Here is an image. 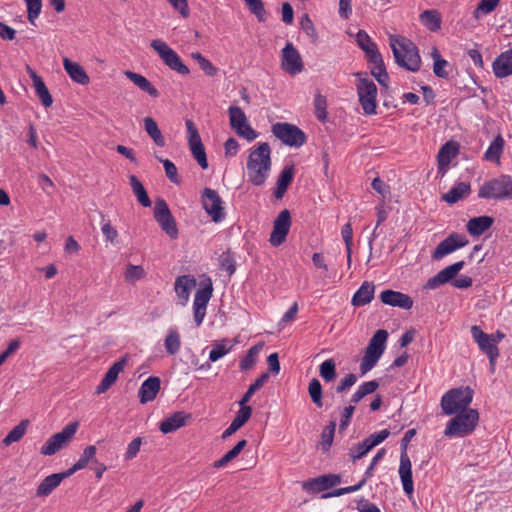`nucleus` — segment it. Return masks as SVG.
<instances>
[{
  "mask_svg": "<svg viewBox=\"0 0 512 512\" xmlns=\"http://www.w3.org/2000/svg\"><path fill=\"white\" fill-rule=\"evenodd\" d=\"M101 232L105 242L115 244L119 236L118 231L114 228L110 221H103L101 224Z\"/></svg>",
  "mask_w": 512,
  "mask_h": 512,
  "instance_id": "nucleus-63",
  "label": "nucleus"
},
{
  "mask_svg": "<svg viewBox=\"0 0 512 512\" xmlns=\"http://www.w3.org/2000/svg\"><path fill=\"white\" fill-rule=\"evenodd\" d=\"M492 70L497 78L512 75V48L500 53L492 63Z\"/></svg>",
  "mask_w": 512,
  "mask_h": 512,
  "instance_id": "nucleus-26",
  "label": "nucleus"
},
{
  "mask_svg": "<svg viewBox=\"0 0 512 512\" xmlns=\"http://www.w3.org/2000/svg\"><path fill=\"white\" fill-rule=\"evenodd\" d=\"M494 219L491 216H478L471 218L467 224V232L473 237H479L492 227Z\"/></svg>",
  "mask_w": 512,
  "mask_h": 512,
  "instance_id": "nucleus-29",
  "label": "nucleus"
},
{
  "mask_svg": "<svg viewBox=\"0 0 512 512\" xmlns=\"http://www.w3.org/2000/svg\"><path fill=\"white\" fill-rule=\"evenodd\" d=\"M150 46L158 54L163 63L180 75H188L189 68L184 64L180 56L162 39H154Z\"/></svg>",
  "mask_w": 512,
  "mask_h": 512,
  "instance_id": "nucleus-8",
  "label": "nucleus"
},
{
  "mask_svg": "<svg viewBox=\"0 0 512 512\" xmlns=\"http://www.w3.org/2000/svg\"><path fill=\"white\" fill-rule=\"evenodd\" d=\"M129 181H130L131 189H132L134 195L136 196L138 202L143 207H150L151 200H150L143 184L141 183V181L135 175H130Z\"/></svg>",
  "mask_w": 512,
  "mask_h": 512,
  "instance_id": "nucleus-43",
  "label": "nucleus"
},
{
  "mask_svg": "<svg viewBox=\"0 0 512 512\" xmlns=\"http://www.w3.org/2000/svg\"><path fill=\"white\" fill-rule=\"evenodd\" d=\"M300 28L313 42L317 41L318 33L308 14L301 17Z\"/></svg>",
  "mask_w": 512,
  "mask_h": 512,
  "instance_id": "nucleus-59",
  "label": "nucleus"
},
{
  "mask_svg": "<svg viewBox=\"0 0 512 512\" xmlns=\"http://www.w3.org/2000/svg\"><path fill=\"white\" fill-rule=\"evenodd\" d=\"M478 422L479 413L476 409L460 411L447 422L444 435L449 438L468 436L474 432Z\"/></svg>",
  "mask_w": 512,
  "mask_h": 512,
  "instance_id": "nucleus-3",
  "label": "nucleus"
},
{
  "mask_svg": "<svg viewBox=\"0 0 512 512\" xmlns=\"http://www.w3.org/2000/svg\"><path fill=\"white\" fill-rule=\"evenodd\" d=\"M235 344V341L227 338L215 341L209 353V361L216 362L220 360L233 349Z\"/></svg>",
  "mask_w": 512,
  "mask_h": 512,
  "instance_id": "nucleus-34",
  "label": "nucleus"
},
{
  "mask_svg": "<svg viewBox=\"0 0 512 512\" xmlns=\"http://www.w3.org/2000/svg\"><path fill=\"white\" fill-rule=\"evenodd\" d=\"M213 287L211 279H207V283L199 288L193 300V315L197 327L201 326L206 315L207 305L212 297Z\"/></svg>",
  "mask_w": 512,
  "mask_h": 512,
  "instance_id": "nucleus-13",
  "label": "nucleus"
},
{
  "mask_svg": "<svg viewBox=\"0 0 512 512\" xmlns=\"http://www.w3.org/2000/svg\"><path fill=\"white\" fill-rule=\"evenodd\" d=\"M371 65V74L378 81L379 84L387 87L389 82V76L386 71L383 58L380 55L368 60Z\"/></svg>",
  "mask_w": 512,
  "mask_h": 512,
  "instance_id": "nucleus-37",
  "label": "nucleus"
},
{
  "mask_svg": "<svg viewBox=\"0 0 512 512\" xmlns=\"http://www.w3.org/2000/svg\"><path fill=\"white\" fill-rule=\"evenodd\" d=\"M389 44L395 62L400 67L411 72H418L420 70L421 57L418 48L410 39L401 35H390Z\"/></svg>",
  "mask_w": 512,
  "mask_h": 512,
  "instance_id": "nucleus-2",
  "label": "nucleus"
},
{
  "mask_svg": "<svg viewBox=\"0 0 512 512\" xmlns=\"http://www.w3.org/2000/svg\"><path fill=\"white\" fill-rule=\"evenodd\" d=\"M27 7V19L30 24L35 25L36 19L42 11V0H24Z\"/></svg>",
  "mask_w": 512,
  "mask_h": 512,
  "instance_id": "nucleus-57",
  "label": "nucleus"
},
{
  "mask_svg": "<svg viewBox=\"0 0 512 512\" xmlns=\"http://www.w3.org/2000/svg\"><path fill=\"white\" fill-rule=\"evenodd\" d=\"M500 0H480L476 9L473 12V16L476 20L482 19L484 16L492 13L499 5Z\"/></svg>",
  "mask_w": 512,
  "mask_h": 512,
  "instance_id": "nucleus-49",
  "label": "nucleus"
},
{
  "mask_svg": "<svg viewBox=\"0 0 512 512\" xmlns=\"http://www.w3.org/2000/svg\"><path fill=\"white\" fill-rule=\"evenodd\" d=\"M378 386H379V384L375 380H371V381L362 383L357 388L355 393L352 395L351 403L356 404L359 401H361L366 395L374 393L377 390Z\"/></svg>",
  "mask_w": 512,
  "mask_h": 512,
  "instance_id": "nucleus-48",
  "label": "nucleus"
},
{
  "mask_svg": "<svg viewBox=\"0 0 512 512\" xmlns=\"http://www.w3.org/2000/svg\"><path fill=\"white\" fill-rule=\"evenodd\" d=\"M187 418L188 416L184 412H176L164 419L160 423L159 429L164 434L174 432L185 425Z\"/></svg>",
  "mask_w": 512,
  "mask_h": 512,
  "instance_id": "nucleus-35",
  "label": "nucleus"
},
{
  "mask_svg": "<svg viewBox=\"0 0 512 512\" xmlns=\"http://www.w3.org/2000/svg\"><path fill=\"white\" fill-rule=\"evenodd\" d=\"M387 338L388 332L386 330H377L376 333L371 338L367 348L372 352L377 353L378 356H382L386 347Z\"/></svg>",
  "mask_w": 512,
  "mask_h": 512,
  "instance_id": "nucleus-45",
  "label": "nucleus"
},
{
  "mask_svg": "<svg viewBox=\"0 0 512 512\" xmlns=\"http://www.w3.org/2000/svg\"><path fill=\"white\" fill-rule=\"evenodd\" d=\"M29 76L32 79L33 87L35 89V93L39 100L41 101L42 105L45 108H49L53 103V98L46 87L44 81L40 76L36 74V72L32 69L28 70Z\"/></svg>",
  "mask_w": 512,
  "mask_h": 512,
  "instance_id": "nucleus-30",
  "label": "nucleus"
},
{
  "mask_svg": "<svg viewBox=\"0 0 512 512\" xmlns=\"http://www.w3.org/2000/svg\"><path fill=\"white\" fill-rule=\"evenodd\" d=\"M340 483L341 477L338 474H325L304 482L302 487L307 492L318 493Z\"/></svg>",
  "mask_w": 512,
  "mask_h": 512,
  "instance_id": "nucleus-21",
  "label": "nucleus"
},
{
  "mask_svg": "<svg viewBox=\"0 0 512 512\" xmlns=\"http://www.w3.org/2000/svg\"><path fill=\"white\" fill-rule=\"evenodd\" d=\"M63 67L68 76L77 84L88 85L90 78L84 68L77 62L65 57L63 59Z\"/></svg>",
  "mask_w": 512,
  "mask_h": 512,
  "instance_id": "nucleus-28",
  "label": "nucleus"
},
{
  "mask_svg": "<svg viewBox=\"0 0 512 512\" xmlns=\"http://www.w3.org/2000/svg\"><path fill=\"white\" fill-rule=\"evenodd\" d=\"M471 192V186L467 182H457L451 189L442 195V200L448 204H455L466 198Z\"/></svg>",
  "mask_w": 512,
  "mask_h": 512,
  "instance_id": "nucleus-31",
  "label": "nucleus"
},
{
  "mask_svg": "<svg viewBox=\"0 0 512 512\" xmlns=\"http://www.w3.org/2000/svg\"><path fill=\"white\" fill-rule=\"evenodd\" d=\"M188 146L192 156L202 169L208 168V160L200 134L194 122L190 119L185 121Z\"/></svg>",
  "mask_w": 512,
  "mask_h": 512,
  "instance_id": "nucleus-11",
  "label": "nucleus"
},
{
  "mask_svg": "<svg viewBox=\"0 0 512 512\" xmlns=\"http://www.w3.org/2000/svg\"><path fill=\"white\" fill-rule=\"evenodd\" d=\"M335 429L336 423L333 421L323 429L321 434V441L319 443V446L322 449V451L326 452L330 449L333 443Z\"/></svg>",
  "mask_w": 512,
  "mask_h": 512,
  "instance_id": "nucleus-55",
  "label": "nucleus"
},
{
  "mask_svg": "<svg viewBox=\"0 0 512 512\" xmlns=\"http://www.w3.org/2000/svg\"><path fill=\"white\" fill-rule=\"evenodd\" d=\"M271 131L277 139L290 147L299 148L307 141L305 133L290 123L277 122L272 125Z\"/></svg>",
  "mask_w": 512,
  "mask_h": 512,
  "instance_id": "nucleus-9",
  "label": "nucleus"
},
{
  "mask_svg": "<svg viewBox=\"0 0 512 512\" xmlns=\"http://www.w3.org/2000/svg\"><path fill=\"white\" fill-rule=\"evenodd\" d=\"M357 45L366 55L367 60L380 55L376 43L371 39L365 30H359L355 38Z\"/></svg>",
  "mask_w": 512,
  "mask_h": 512,
  "instance_id": "nucleus-32",
  "label": "nucleus"
},
{
  "mask_svg": "<svg viewBox=\"0 0 512 512\" xmlns=\"http://www.w3.org/2000/svg\"><path fill=\"white\" fill-rule=\"evenodd\" d=\"M471 335L474 341L478 344L479 349L487 355L488 359L493 360L494 358L499 357L500 352L492 336L483 332L477 325L471 327Z\"/></svg>",
  "mask_w": 512,
  "mask_h": 512,
  "instance_id": "nucleus-19",
  "label": "nucleus"
},
{
  "mask_svg": "<svg viewBox=\"0 0 512 512\" xmlns=\"http://www.w3.org/2000/svg\"><path fill=\"white\" fill-rule=\"evenodd\" d=\"M96 454H97L96 446L89 445L83 450V452H82L80 458L77 460V462L84 469L91 462L97 463Z\"/></svg>",
  "mask_w": 512,
  "mask_h": 512,
  "instance_id": "nucleus-62",
  "label": "nucleus"
},
{
  "mask_svg": "<svg viewBox=\"0 0 512 512\" xmlns=\"http://www.w3.org/2000/svg\"><path fill=\"white\" fill-rule=\"evenodd\" d=\"M308 393L311 397L312 402L319 408L323 406L322 401V386L318 379L313 378L309 382Z\"/></svg>",
  "mask_w": 512,
  "mask_h": 512,
  "instance_id": "nucleus-56",
  "label": "nucleus"
},
{
  "mask_svg": "<svg viewBox=\"0 0 512 512\" xmlns=\"http://www.w3.org/2000/svg\"><path fill=\"white\" fill-rule=\"evenodd\" d=\"M264 347V344L263 343H258L254 346H252L247 354L241 359L240 361V369L243 370V371H247V370H250L251 368H253V366L256 364V361H257V358L261 352V350L263 349Z\"/></svg>",
  "mask_w": 512,
  "mask_h": 512,
  "instance_id": "nucleus-46",
  "label": "nucleus"
},
{
  "mask_svg": "<svg viewBox=\"0 0 512 512\" xmlns=\"http://www.w3.org/2000/svg\"><path fill=\"white\" fill-rule=\"evenodd\" d=\"M505 141L501 135H497L492 142L489 144L487 150L484 153V159L486 161L500 163V159L504 150Z\"/></svg>",
  "mask_w": 512,
  "mask_h": 512,
  "instance_id": "nucleus-38",
  "label": "nucleus"
},
{
  "mask_svg": "<svg viewBox=\"0 0 512 512\" xmlns=\"http://www.w3.org/2000/svg\"><path fill=\"white\" fill-rule=\"evenodd\" d=\"M144 128L154 143L159 147L165 146V139L156 121L151 117L144 118Z\"/></svg>",
  "mask_w": 512,
  "mask_h": 512,
  "instance_id": "nucleus-44",
  "label": "nucleus"
},
{
  "mask_svg": "<svg viewBox=\"0 0 512 512\" xmlns=\"http://www.w3.org/2000/svg\"><path fill=\"white\" fill-rule=\"evenodd\" d=\"M154 217L161 229L172 239L177 238L178 228L167 203L160 199L155 204Z\"/></svg>",
  "mask_w": 512,
  "mask_h": 512,
  "instance_id": "nucleus-14",
  "label": "nucleus"
},
{
  "mask_svg": "<svg viewBox=\"0 0 512 512\" xmlns=\"http://www.w3.org/2000/svg\"><path fill=\"white\" fill-rule=\"evenodd\" d=\"M319 374L325 382H331L336 378V364L333 359H327L319 366Z\"/></svg>",
  "mask_w": 512,
  "mask_h": 512,
  "instance_id": "nucleus-54",
  "label": "nucleus"
},
{
  "mask_svg": "<svg viewBox=\"0 0 512 512\" xmlns=\"http://www.w3.org/2000/svg\"><path fill=\"white\" fill-rule=\"evenodd\" d=\"M390 432L387 429L380 430L376 433L371 434L369 437L365 438L362 442L356 444L349 451V455L352 460H358L364 457L369 453L375 446L382 443L388 436Z\"/></svg>",
  "mask_w": 512,
  "mask_h": 512,
  "instance_id": "nucleus-17",
  "label": "nucleus"
},
{
  "mask_svg": "<svg viewBox=\"0 0 512 512\" xmlns=\"http://www.w3.org/2000/svg\"><path fill=\"white\" fill-rule=\"evenodd\" d=\"M357 79L356 91L359 103L365 115H375L377 113V87L366 73H355Z\"/></svg>",
  "mask_w": 512,
  "mask_h": 512,
  "instance_id": "nucleus-6",
  "label": "nucleus"
},
{
  "mask_svg": "<svg viewBox=\"0 0 512 512\" xmlns=\"http://www.w3.org/2000/svg\"><path fill=\"white\" fill-rule=\"evenodd\" d=\"M124 75L139 89L146 92L152 97H158V90L152 85V83L143 75L135 73L130 70H126Z\"/></svg>",
  "mask_w": 512,
  "mask_h": 512,
  "instance_id": "nucleus-33",
  "label": "nucleus"
},
{
  "mask_svg": "<svg viewBox=\"0 0 512 512\" xmlns=\"http://www.w3.org/2000/svg\"><path fill=\"white\" fill-rule=\"evenodd\" d=\"M146 275L145 270L140 265L128 264L124 273L125 279L128 282L134 283Z\"/></svg>",
  "mask_w": 512,
  "mask_h": 512,
  "instance_id": "nucleus-58",
  "label": "nucleus"
},
{
  "mask_svg": "<svg viewBox=\"0 0 512 512\" xmlns=\"http://www.w3.org/2000/svg\"><path fill=\"white\" fill-rule=\"evenodd\" d=\"M164 347L169 355L177 354L181 349V336L176 327H170L164 338Z\"/></svg>",
  "mask_w": 512,
  "mask_h": 512,
  "instance_id": "nucleus-41",
  "label": "nucleus"
},
{
  "mask_svg": "<svg viewBox=\"0 0 512 512\" xmlns=\"http://www.w3.org/2000/svg\"><path fill=\"white\" fill-rule=\"evenodd\" d=\"M469 243L467 237L459 233H451L447 238L441 241L432 253L434 260H441L445 256L467 246Z\"/></svg>",
  "mask_w": 512,
  "mask_h": 512,
  "instance_id": "nucleus-15",
  "label": "nucleus"
},
{
  "mask_svg": "<svg viewBox=\"0 0 512 512\" xmlns=\"http://www.w3.org/2000/svg\"><path fill=\"white\" fill-rule=\"evenodd\" d=\"M293 177V166H287L281 171L279 178L277 180L276 189L274 191V196L276 199H281L284 196L288 186L293 180Z\"/></svg>",
  "mask_w": 512,
  "mask_h": 512,
  "instance_id": "nucleus-39",
  "label": "nucleus"
},
{
  "mask_svg": "<svg viewBox=\"0 0 512 512\" xmlns=\"http://www.w3.org/2000/svg\"><path fill=\"white\" fill-rule=\"evenodd\" d=\"M379 297L383 304L392 307L408 310L413 306L412 298L409 295L399 291L387 289L382 291Z\"/></svg>",
  "mask_w": 512,
  "mask_h": 512,
  "instance_id": "nucleus-23",
  "label": "nucleus"
},
{
  "mask_svg": "<svg viewBox=\"0 0 512 512\" xmlns=\"http://www.w3.org/2000/svg\"><path fill=\"white\" fill-rule=\"evenodd\" d=\"M78 422L67 424L60 432L53 434L41 446L40 453L44 456H52L66 447L75 437L78 430Z\"/></svg>",
  "mask_w": 512,
  "mask_h": 512,
  "instance_id": "nucleus-7",
  "label": "nucleus"
},
{
  "mask_svg": "<svg viewBox=\"0 0 512 512\" xmlns=\"http://www.w3.org/2000/svg\"><path fill=\"white\" fill-rule=\"evenodd\" d=\"M269 379V373L266 372V373H263L260 377H258L247 389V391L245 392V394L243 395L242 399L239 401V404H247L251 397L253 396V394L259 390L260 388H262L264 386V384L267 382V380Z\"/></svg>",
  "mask_w": 512,
  "mask_h": 512,
  "instance_id": "nucleus-50",
  "label": "nucleus"
},
{
  "mask_svg": "<svg viewBox=\"0 0 512 512\" xmlns=\"http://www.w3.org/2000/svg\"><path fill=\"white\" fill-rule=\"evenodd\" d=\"M230 126L235 132L248 141L257 138V132L251 127L243 110L238 106H230L228 109Z\"/></svg>",
  "mask_w": 512,
  "mask_h": 512,
  "instance_id": "nucleus-12",
  "label": "nucleus"
},
{
  "mask_svg": "<svg viewBox=\"0 0 512 512\" xmlns=\"http://www.w3.org/2000/svg\"><path fill=\"white\" fill-rule=\"evenodd\" d=\"M431 57L434 61L433 63V72L437 77L447 78L449 73L447 71V67L449 66L448 62L443 59L436 47H433L431 50Z\"/></svg>",
  "mask_w": 512,
  "mask_h": 512,
  "instance_id": "nucleus-47",
  "label": "nucleus"
},
{
  "mask_svg": "<svg viewBox=\"0 0 512 512\" xmlns=\"http://www.w3.org/2000/svg\"><path fill=\"white\" fill-rule=\"evenodd\" d=\"M195 287L196 279L191 275H182L176 278L174 290L182 306L188 303L190 292Z\"/></svg>",
  "mask_w": 512,
  "mask_h": 512,
  "instance_id": "nucleus-25",
  "label": "nucleus"
},
{
  "mask_svg": "<svg viewBox=\"0 0 512 512\" xmlns=\"http://www.w3.org/2000/svg\"><path fill=\"white\" fill-rule=\"evenodd\" d=\"M381 356H378L377 353L372 352L368 348H366L365 354L361 360L360 371L362 375H365L370 370H372L377 362L379 361Z\"/></svg>",
  "mask_w": 512,
  "mask_h": 512,
  "instance_id": "nucleus-52",
  "label": "nucleus"
},
{
  "mask_svg": "<svg viewBox=\"0 0 512 512\" xmlns=\"http://www.w3.org/2000/svg\"><path fill=\"white\" fill-rule=\"evenodd\" d=\"M127 364V358L123 357L116 361L105 373L100 384L96 388V394L100 395L105 393L117 380L119 374L123 372Z\"/></svg>",
  "mask_w": 512,
  "mask_h": 512,
  "instance_id": "nucleus-24",
  "label": "nucleus"
},
{
  "mask_svg": "<svg viewBox=\"0 0 512 512\" xmlns=\"http://www.w3.org/2000/svg\"><path fill=\"white\" fill-rule=\"evenodd\" d=\"M251 14H253L259 22L266 20V10L263 0H243Z\"/></svg>",
  "mask_w": 512,
  "mask_h": 512,
  "instance_id": "nucleus-53",
  "label": "nucleus"
},
{
  "mask_svg": "<svg viewBox=\"0 0 512 512\" xmlns=\"http://www.w3.org/2000/svg\"><path fill=\"white\" fill-rule=\"evenodd\" d=\"M271 165L270 145L267 142L258 143L247 159L248 181L254 186H262L270 175Z\"/></svg>",
  "mask_w": 512,
  "mask_h": 512,
  "instance_id": "nucleus-1",
  "label": "nucleus"
},
{
  "mask_svg": "<svg viewBox=\"0 0 512 512\" xmlns=\"http://www.w3.org/2000/svg\"><path fill=\"white\" fill-rule=\"evenodd\" d=\"M464 261H458L452 265H449L442 269L439 273L444 283L449 282L452 280L460 270L464 267Z\"/></svg>",
  "mask_w": 512,
  "mask_h": 512,
  "instance_id": "nucleus-61",
  "label": "nucleus"
},
{
  "mask_svg": "<svg viewBox=\"0 0 512 512\" xmlns=\"http://www.w3.org/2000/svg\"><path fill=\"white\" fill-rule=\"evenodd\" d=\"M420 22L430 31L436 32L440 30L442 18L439 11L435 9L425 10L419 16Z\"/></svg>",
  "mask_w": 512,
  "mask_h": 512,
  "instance_id": "nucleus-40",
  "label": "nucleus"
},
{
  "mask_svg": "<svg viewBox=\"0 0 512 512\" xmlns=\"http://www.w3.org/2000/svg\"><path fill=\"white\" fill-rule=\"evenodd\" d=\"M291 227V215L288 210H282L273 222V230L269 242L272 246L278 247L285 242Z\"/></svg>",
  "mask_w": 512,
  "mask_h": 512,
  "instance_id": "nucleus-16",
  "label": "nucleus"
},
{
  "mask_svg": "<svg viewBox=\"0 0 512 512\" xmlns=\"http://www.w3.org/2000/svg\"><path fill=\"white\" fill-rule=\"evenodd\" d=\"M156 158L160 162H162L164 169H165L166 176L168 177V179L172 183L178 184L179 178H178V173H177V167L175 166V164L172 161H170L169 159H162L157 156H156Z\"/></svg>",
  "mask_w": 512,
  "mask_h": 512,
  "instance_id": "nucleus-64",
  "label": "nucleus"
},
{
  "mask_svg": "<svg viewBox=\"0 0 512 512\" xmlns=\"http://www.w3.org/2000/svg\"><path fill=\"white\" fill-rule=\"evenodd\" d=\"M375 286L370 282H364L352 297V305L364 306L370 303L374 297Z\"/></svg>",
  "mask_w": 512,
  "mask_h": 512,
  "instance_id": "nucleus-36",
  "label": "nucleus"
},
{
  "mask_svg": "<svg viewBox=\"0 0 512 512\" xmlns=\"http://www.w3.org/2000/svg\"><path fill=\"white\" fill-rule=\"evenodd\" d=\"M459 146L454 141H448L438 151L437 154V173L443 178L450 166L451 161L458 154Z\"/></svg>",
  "mask_w": 512,
  "mask_h": 512,
  "instance_id": "nucleus-20",
  "label": "nucleus"
},
{
  "mask_svg": "<svg viewBox=\"0 0 512 512\" xmlns=\"http://www.w3.org/2000/svg\"><path fill=\"white\" fill-rule=\"evenodd\" d=\"M61 482V477L57 475V473L45 477L38 485L36 495L38 497H47L61 484Z\"/></svg>",
  "mask_w": 512,
  "mask_h": 512,
  "instance_id": "nucleus-42",
  "label": "nucleus"
},
{
  "mask_svg": "<svg viewBox=\"0 0 512 512\" xmlns=\"http://www.w3.org/2000/svg\"><path fill=\"white\" fill-rule=\"evenodd\" d=\"M281 66L290 75H297L303 70L301 55L290 42L282 49Z\"/></svg>",
  "mask_w": 512,
  "mask_h": 512,
  "instance_id": "nucleus-18",
  "label": "nucleus"
},
{
  "mask_svg": "<svg viewBox=\"0 0 512 512\" xmlns=\"http://www.w3.org/2000/svg\"><path fill=\"white\" fill-rule=\"evenodd\" d=\"M474 391L468 386L448 390L441 398L440 406L445 415L451 416L470 409Z\"/></svg>",
  "mask_w": 512,
  "mask_h": 512,
  "instance_id": "nucleus-5",
  "label": "nucleus"
},
{
  "mask_svg": "<svg viewBox=\"0 0 512 512\" xmlns=\"http://www.w3.org/2000/svg\"><path fill=\"white\" fill-rule=\"evenodd\" d=\"M161 386V381L156 376L148 377L140 386L138 391L139 400L142 404L153 401Z\"/></svg>",
  "mask_w": 512,
  "mask_h": 512,
  "instance_id": "nucleus-27",
  "label": "nucleus"
},
{
  "mask_svg": "<svg viewBox=\"0 0 512 512\" xmlns=\"http://www.w3.org/2000/svg\"><path fill=\"white\" fill-rule=\"evenodd\" d=\"M478 197L485 200H512V177L501 174L485 181L478 190Z\"/></svg>",
  "mask_w": 512,
  "mask_h": 512,
  "instance_id": "nucleus-4",
  "label": "nucleus"
},
{
  "mask_svg": "<svg viewBox=\"0 0 512 512\" xmlns=\"http://www.w3.org/2000/svg\"><path fill=\"white\" fill-rule=\"evenodd\" d=\"M201 204L213 222L220 223L225 219L224 201L216 190L204 188L201 194Z\"/></svg>",
  "mask_w": 512,
  "mask_h": 512,
  "instance_id": "nucleus-10",
  "label": "nucleus"
},
{
  "mask_svg": "<svg viewBox=\"0 0 512 512\" xmlns=\"http://www.w3.org/2000/svg\"><path fill=\"white\" fill-rule=\"evenodd\" d=\"M399 477L403 486V491L407 496H411L414 492V482L412 477V464L406 451L400 455Z\"/></svg>",
  "mask_w": 512,
  "mask_h": 512,
  "instance_id": "nucleus-22",
  "label": "nucleus"
},
{
  "mask_svg": "<svg viewBox=\"0 0 512 512\" xmlns=\"http://www.w3.org/2000/svg\"><path fill=\"white\" fill-rule=\"evenodd\" d=\"M28 426V421L23 420L18 425H16L4 438L3 443L5 445H10L14 442H18L26 433Z\"/></svg>",
  "mask_w": 512,
  "mask_h": 512,
  "instance_id": "nucleus-51",
  "label": "nucleus"
},
{
  "mask_svg": "<svg viewBox=\"0 0 512 512\" xmlns=\"http://www.w3.org/2000/svg\"><path fill=\"white\" fill-rule=\"evenodd\" d=\"M315 115L320 121H325L327 118V100L326 97L317 93L314 98Z\"/></svg>",
  "mask_w": 512,
  "mask_h": 512,
  "instance_id": "nucleus-60",
  "label": "nucleus"
}]
</instances>
